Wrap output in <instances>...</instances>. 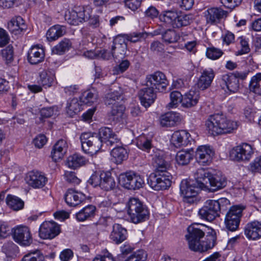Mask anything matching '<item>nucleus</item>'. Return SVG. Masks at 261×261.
Returning a JSON list of instances; mask_svg holds the SVG:
<instances>
[{"label": "nucleus", "mask_w": 261, "mask_h": 261, "mask_svg": "<svg viewBox=\"0 0 261 261\" xmlns=\"http://www.w3.org/2000/svg\"><path fill=\"white\" fill-rule=\"evenodd\" d=\"M214 77L215 73L212 69H205L198 80V87L202 90L207 89L211 86Z\"/></svg>", "instance_id": "25"}, {"label": "nucleus", "mask_w": 261, "mask_h": 261, "mask_svg": "<svg viewBox=\"0 0 261 261\" xmlns=\"http://www.w3.org/2000/svg\"><path fill=\"white\" fill-rule=\"evenodd\" d=\"M229 204V201L225 198H220L217 200H207L199 209L198 215L202 219L212 221L219 217L221 212L225 211Z\"/></svg>", "instance_id": "5"}, {"label": "nucleus", "mask_w": 261, "mask_h": 261, "mask_svg": "<svg viewBox=\"0 0 261 261\" xmlns=\"http://www.w3.org/2000/svg\"><path fill=\"white\" fill-rule=\"evenodd\" d=\"M68 148L66 141L63 139L59 140L54 145L51 152V157L55 162L61 159L66 153Z\"/></svg>", "instance_id": "24"}, {"label": "nucleus", "mask_w": 261, "mask_h": 261, "mask_svg": "<svg viewBox=\"0 0 261 261\" xmlns=\"http://www.w3.org/2000/svg\"><path fill=\"white\" fill-rule=\"evenodd\" d=\"M136 145L141 150L148 153L150 156L151 153L158 149L152 144V140L145 136H140L137 140Z\"/></svg>", "instance_id": "30"}, {"label": "nucleus", "mask_w": 261, "mask_h": 261, "mask_svg": "<svg viewBox=\"0 0 261 261\" xmlns=\"http://www.w3.org/2000/svg\"><path fill=\"white\" fill-rule=\"evenodd\" d=\"M214 155V151L206 145H202L198 147L196 151V159L198 163L202 165L209 164Z\"/></svg>", "instance_id": "17"}, {"label": "nucleus", "mask_w": 261, "mask_h": 261, "mask_svg": "<svg viewBox=\"0 0 261 261\" xmlns=\"http://www.w3.org/2000/svg\"><path fill=\"white\" fill-rule=\"evenodd\" d=\"M100 187L105 191L113 189L115 187V181L109 173H102V179Z\"/></svg>", "instance_id": "44"}, {"label": "nucleus", "mask_w": 261, "mask_h": 261, "mask_svg": "<svg viewBox=\"0 0 261 261\" xmlns=\"http://www.w3.org/2000/svg\"><path fill=\"white\" fill-rule=\"evenodd\" d=\"M226 15V11L217 7L209 8L204 12L206 23L211 24L219 22Z\"/></svg>", "instance_id": "19"}, {"label": "nucleus", "mask_w": 261, "mask_h": 261, "mask_svg": "<svg viewBox=\"0 0 261 261\" xmlns=\"http://www.w3.org/2000/svg\"><path fill=\"white\" fill-rule=\"evenodd\" d=\"M127 230L119 224H115L110 234V239L116 244H120L127 238Z\"/></svg>", "instance_id": "28"}, {"label": "nucleus", "mask_w": 261, "mask_h": 261, "mask_svg": "<svg viewBox=\"0 0 261 261\" xmlns=\"http://www.w3.org/2000/svg\"><path fill=\"white\" fill-rule=\"evenodd\" d=\"M147 253L143 250H138L127 257L124 261H146Z\"/></svg>", "instance_id": "49"}, {"label": "nucleus", "mask_w": 261, "mask_h": 261, "mask_svg": "<svg viewBox=\"0 0 261 261\" xmlns=\"http://www.w3.org/2000/svg\"><path fill=\"white\" fill-rule=\"evenodd\" d=\"M144 184V180L141 176L134 173V175L129 182L128 189L134 190L139 189L143 187Z\"/></svg>", "instance_id": "50"}, {"label": "nucleus", "mask_w": 261, "mask_h": 261, "mask_svg": "<svg viewBox=\"0 0 261 261\" xmlns=\"http://www.w3.org/2000/svg\"><path fill=\"white\" fill-rule=\"evenodd\" d=\"M26 181L29 185L34 188H41L45 185L47 178L39 171H33L29 173Z\"/></svg>", "instance_id": "21"}, {"label": "nucleus", "mask_w": 261, "mask_h": 261, "mask_svg": "<svg viewBox=\"0 0 261 261\" xmlns=\"http://www.w3.org/2000/svg\"><path fill=\"white\" fill-rule=\"evenodd\" d=\"M14 240L21 246H27L33 242L30 228L25 225H19L12 230Z\"/></svg>", "instance_id": "11"}, {"label": "nucleus", "mask_w": 261, "mask_h": 261, "mask_svg": "<svg viewBox=\"0 0 261 261\" xmlns=\"http://www.w3.org/2000/svg\"><path fill=\"white\" fill-rule=\"evenodd\" d=\"M43 256L38 253H29L25 255L21 261H43Z\"/></svg>", "instance_id": "58"}, {"label": "nucleus", "mask_w": 261, "mask_h": 261, "mask_svg": "<svg viewBox=\"0 0 261 261\" xmlns=\"http://www.w3.org/2000/svg\"><path fill=\"white\" fill-rule=\"evenodd\" d=\"M125 5L133 11L137 10L140 6L142 0H124Z\"/></svg>", "instance_id": "63"}, {"label": "nucleus", "mask_w": 261, "mask_h": 261, "mask_svg": "<svg viewBox=\"0 0 261 261\" xmlns=\"http://www.w3.org/2000/svg\"><path fill=\"white\" fill-rule=\"evenodd\" d=\"M250 170L254 173L261 172V156L256 158L250 164Z\"/></svg>", "instance_id": "57"}, {"label": "nucleus", "mask_w": 261, "mask_h": 261, "mask_svg": "<svg viewBox=\"0 0 261 261\" xmlns=\"http://www.w3.org/2000/svg\"><path fill=\"white\" fill-rule=\"evenodd\" d=\"M153 89L152 87H147L141 89L138 92L141 103L145 108L150 107L156 97Z\"/></svg>", "instance_id": "20"}, {"label": "nucleus", "mask_w": 261, "mask_h": 261, "mask_svg": "<svg viewBox=\"0 0 261 261\" xmlns=\"http://www.w3.org/2000/svg\"><path fill=\"white\" fill-rule=\"evenodd\" d=\"M133 175H134V172L131 171L120 174L118 178L119 184L122 187L128 189L129 182L131 181Z\"/></svg>", "instance_id": "48"}, {"label": "nucleus", "mask_w": 261, "mask_h": 261, "mask_svg": "<svg viewBox=\"0 0 261 261\" xmlns=\"http://www.w3.org/2000/svg\"><path fill=\"white\" fill-rule=\"evenodd\" d=\"M95 210V206L88 205L76 213V218L79 221H85L94 216Z\"/></svg>", "instance_id": "37"}, {"label": "nucleus", "mask_w": 261, "mask_h": 261, "mask_svg": "<svg viewBox=\"0 0 261 261\" xmlns=\"http://www.w3.org/2000/svg\"><path fill=\"white\" fill-rule=\"evenodd\" d=\"M113 161L117 164H121L128 156L127 150L123 147H115L111 152Z\"/></svg>", "instance_id": "38"}, {"label": "nucleus", "mask_w": 261, "mask_h": 261, "mask_svg": "<svg viewBox=\"0 0 261 261\" xmlns=\"http://www.w3.org/2000/svg\"><path fill=\"white\" fill-rule=\"evenodd\" d=\"M222 54L223 52L221 49L214 47L207 48L206 53L207 57L212 60L219 59Z\"/></svg>", "instance_id": "53"}, {"label": "nucleus", "mask_w": 261, "mask_h": 261, "mask_svg": "<svg viewBox=\"0 0 261 261\" xmlns=\"http://www.w3.org/2000/svg\"><path fill=\"white\" fill-rule=\"evenodd\" d=\"M72 46L71 41L67 38H64L51 49L53 54L61 55L68 51Z\"/></svg>", "instance_id": "39"}, {"label": "nucleus", "mask_w": 261, "mask_h": 261, "mask_svg": "<svg viewBox=\"0 0 261 261\" xmlns=\"http://www.w3.org/2000/svg\"><path fill=\"white\" fill-rule=\"evenodd\" d=\"M193 150H181L177 152L176 161L178 164L182 166L188 165L193 157Z\"/></svg>", "instance_id": "35"}, {"label": "nucleus", "mask_w": 261, "mask_h": 261, "mask_svg": "<svg viewBox=\"0 0 261 261\" xmlns=\"http://www.w3.org/2000/svg\"><path fill=\"white\" fill-rule=\"evenodd\" d=\"M170 102L168 104L169 109L176 108L179 103L182 105L183 95L177 91H172L170 95Z\"/></svg>", "instance_id": "46"}, {"label": "nucleus", "mask_w": 261, "mask_h": 261, "mask_svg": "<svg viewBox=\"0 0 261 261\" xmlns=\"http://www.w3.org/2000/svg\"><path fill=\"white\" fill-rule=\"evenodd\" d=\"M162 38L166 43H173L177 42L180 36L175 30L168 29L162 34Z\"/></svg>", "instance_id": "45"}, {"label": "nucleus", "mask_w": 261, "mask_h": 261, "mask_svg": "<svg viewBox=\"0 0 261 261\" xmlns=\"http://www.w3.org/2000/svg\"><path fill=\"white\" fill-rule=\"evenodd\" d=\"M155 151L150 155L152 158L153 165L155 168V173L167 172L170 165L164 159L163 151L159 149H155Z\"/></svg>", "instance_id": "16"}, {"label": "nucleus", "mask_w": 261, "mask_h": 261, "mask_svg": "<svg viewBox=\"0 0 261 261\" xmlns=\"http://www.w3.org/2000/svg\"><path fill=\"white\" fill-rule=\"evenodd\" d=\"M45 56L44 50L38 45L32 46L28 51V60L31 64L41 62Z\"/></svg>", "instance_id": "27"}, {"label": "nucleus", "mask_w": 261, "mask_h": 261, "mask_svg": "<svg viewBox=\"0 0 261 261\" xmlns=\"http://www.w3.org/2000/svg\"><path fill=\"white\" fill-rule=\"evenodd\" d=\"M122 93V90L120 87H118L116 90L109 92L105 96V104L107 105H115L117 101L121 98Z\"/></svg>", "instance_id": "42"}, {"label": "nucleus", "mask_w": 261, "mask_h": 261, "mask_svg": "<svg viewBox=\"0 0 261 261\" xmlns=\"http://www.w3.org/2000/svg\"><path fill=\"white\" fill-rule=\"evenodd\" d=\"M253 153L251 146L244 143L234 147L230 152V156L236 161H244L249 160Z\"/></svg>", "instance_id": "15"}, {"label": "nucleus", "mask_w": 261, "mask_h": 261, "mask_svg": "<svg viewBox=\"0 0 261 261\" xmlns=\"http://www.w3.org/2000/svg\"><path fill=\"white\" fill-rule=\"evenodd\" d=\"M47 139L45 135L37 136L33 140L35 146L39 148L42 147L46 143Z\"/></svg>", "instance_id": "64"}, {"label": "nucleus", "mask_w": 261, "mask_h": 261, "mask_svg": "<svg viewBox=\"0 0 261 261\" xmlns=\"http://www.w3.org/2000/svg\"><path fill=\"white\" fill-rule=\"evenodd\" d=\"M6 203L12 210L17 211L24 206L23 201L19 197L9 194L6 197Z\"/></svg>", "instance_id": "40"}, {"label": "nucleus", "mask_w": 261, "mask_h": 261, "mask_svg": "<svg viewBox=\"0 0 261 261\" xmlns=\"http://www.w3.org/2000/svg\"><path fill=\"white\" fill-rule=\"evenodd\" d=\"M66 32L64 25H55L49 29L46 33V38L49 41H53L63 36Z\"/></svg>", "instance_id": "34"}, {"label": "nucleus", "mask_w": 261, "mask_h": 261, "mask_svg": "<svg viewBox=\"0 0 261 261\" xmlns=\"http://www.w3.org/2000/svg\"><path fill=\"white\" fill-rule=\"evenodd\" d=\"M187 231L186 238L191 250L202 253L215 246L216 232L205 225L194 224L188 227Z\"/></svg>", "instance_id": "1"}, {"label": "nucleus", "mask_w": 261, "mask_h": 261, "mask_svg": "<svg viewBox=\"0 0 261 261\" xmlns=\"http://www.w3.org/2000/svg\"><path fill=\"white\" fill-rule=\"evenodd\" d=\"M249 87L250 91L261 95V73H257L251 77Z\"/></svg>", "instance_id": "43"}, {"label": "nucleus", "mask_w": 261, "mask_h": 261, "mask_svg": "<svg viewBox=\"0 0 261 261\" xmlns=\"http://www.w3.org/2000/svg\"><path fill=\"white\" fill-rule=\"evenodd\" d=\"M160 20L170 24L174 28L187 26L193 22V15L191 14L179 15L176 10L164 11L160 15Z\"/></svg>", "instance_id": "7"}, {"label": "nucleus", "mask_w": 261, "mask_h": 261, "mask_svg": "<svg viewBox=\"0 0 261 261\" xmlns=\"http://www.w3.org/2000/svg\"><path fill=\"white\" fill-rule=\"evenodd\" d=\"M102 179V173L100 174L97 173L93 174L88 180L89 184L91 185L94 187L97 186H100L101 181Z\"/></svg>", "instance_id": "60"}, {"label": "nucleus", "mask_w": 261, "mask_h": 261, "mask_svg": "<svg viewBox=\"0 0 261 261\" xmlns=\"http://www.w3.org/2000/svg\"><path fill=\"white\" fill-rule=\"evenodd\" d=\"M200 189L215 192L221 190L227 185V180L221 172L213 173L204 168L198 169L194 175Z\"/></svg>", "instance_id": "3"}, {"label": "nucleus", "mask_w": 261, "mask_h": 261, "mask_svg": "<svg viewBox=\"0 0 261 261\" xmlns=\"http://www.w3.org/2000/svg\"><path fill=\"white\" fill-rule=\"evenodd\" d=\"M243 209L244 208L240 205H234L231 206L226 213L225 224L229 230L234 231L239 228Z\"/></svg>", "instance_id": "10"}, {"label": "nucleus", "mask_w": 261, "mask_h": 261, "mask_svg": "<svg viewBox=\"0 0 261 261\" xmlns=\"http://www.w3.org/2000/svg\"><path fill=\"white\" fill-rule=\"evenodd\" d=\"M98 95L94 89H90L84 92L80 96V101L85 105L91 106L97 103Z\"/></svg>", "instance_id": "32"}, {"label": "nucleus", "mask_w": 261, "mask_h": 261, "mask_svg": "<svg viewBox=\"0 0 261 261\" xmlns=\"http://www.w3.org/2000/svg\"><path fill=\"white\" fill-rule=\"evenodd\" d=\"M244 233L249 240H257L261 238V222L254 220L246 224Z\"/></svg>", "instance_id": "18"}, {"label": "nucleus", "mask_w": 261, "mask_h": 261, "mask_svg": "<svg viewBox=\"0 0 261 261\" xmlns=\"http://www.w3.org/2000/svg\"><path fill=\"white\" fill-rule=\"evenodd\" d=\"M129 221L138 224L148 220L149 212L147 207L137 198H130L126 204Z\"/></svg>", "instance_id": "6"}, {"label": "nucleus", "mask_w": 261, "mask_h": 261, "mask_svg": "<svg viewBox=\"0 0 261 261\" xmlns=\"http://www.w3.org/2000/svg\"><path fill=\"white\" fill-rule=\"evenodd\" d=\"M171 175L168 172L151 173L147 179V183L153 190H164L171 185Z\"/></svg>", "instance_id": "8"}, {"label": "nucleus", "mask_w": 261, "mask_h": 261, "mask_svg": "<svg viewBox=\"0 0 261 261\" xmlns=\"http://www.w3.org/2000/svg\"><path fill=\"white\" fill-rule=\"evenodd\" d=\"M249 73V69H246L244 70L239 69L230 73L239 81V80L243 81L246 79Z\"/></svg>", "instance_id": "56"}, {"label": "nucleus", "mask_w": 261, "mask_h": 261, "mask_svg": "<svg viewBox=\"0 0 261 261\" xmlns=\"http://www.w3.org/2000/svg\"><path fill=\"white\" fill-rule=\"evenodd\" d=\"M208 133L213 136L230 134L237 129L238 126L236 121L228 119L222 114L210 115L205 122Z\"/></svg>", "instance_id": "4"}, {"label": "nucleus", "mask_w": 261, "mask_h": 261, "mask_svg": "<svg viewBox=\"0 0 261 261\" xmlns=\"http://www.w3.org/2000/svg\"><path fill=\"white\" fill-rule=\"evenodd\" d=\"M85 158L80 154H74L67 158L66 164L70 168L76 169L85 165Z\"/></svg>", "instance_id": "41"}, {"label": "nucleus", "mask_w": 261, "mask_h": 261, "mask_svg": "<svg viewBox=\"0 0 261 261\" xmlns=\"http://www.w3.org/2000/svg\"><path fill=\"white\" fill-rule=\"evenodd\" d=\"M81 106L77 99L73 98L68 101L66 106V112L70 116L72 117L77 112L80 111Z\"/></svg>", "instance_id": "47"}, {"label": "nucleus", "mask_w": 261, "mask_h": 261, "mask_svg": "<svg viewBox=\"0 0 261 261\" xmlns=\"http://www.w3.org/2000/svg\"><path fill=\"white\" fill-rule=\"evenodd\" d=\"M221 80L222 86H225L230 92L236 93L238 91L240 87L239 81L230 73L223 75Z\"/></svg>", "instance_id": "29"}, {"label": "nucleus", "mask_w": 261, "mask_h": 261, "mask_svg": "<svg viewBox=\"0 0 261 261\" xmlns=\"http://www.w3.org/2000/svg\"><path fill=\"white\" fill-rule=\"evenodd\" d=\"M240 39L241 48L236 53L237 56L247 54L250 51V48L248 42L243 37H241Z\"/></svg>", "instance_id": "59"}, {"label": "nucleus", "mask_w": 261, "mask_h": 261, "mask_svg": "<svg viewBox=\"0 0 261 261\" xmlns=\"http://www.w3.org/2000/svg\"><path fill=\"white\" fill-rule=\"evenodd\" d=\"M168 85V80L163 72L156 71L146 77V87L156 89L160 92L164 91Z\"/></svg>", "instance_id": "13"}, {"label": "nucleus", "mask_w": 261, "mask_h": 261, "mask_svg": "<svg viewBox=\"0 0 261 261\" xmlns=\"http://www.w3.org/2000/svg\"><path fill=\"white\" fill-rule=\"evenodd\" d=\"M128 42L136 43L140 41L141 39H145L146 34L143 32H133L126 34Z\"/></svg>", "instance_id": "52"}, {"label": "nucleus", "mask_w": 261, "mask_h": 261, "mask_svg": "<svg viewBox=\"0 0 261 261\" xmlns=\"http://www.w3.org/2000/svg\"><path fill=\"white\" fill-rule=\"evenodd\" d=\"M190 137V134L186 130L176 131L171 136L170 142L174 147H180L188 145Z\"/></svg>", "instance_id": "22"}, {"label": "nucleus", "mask_w": 261, "mask_h": 261, "mask_svg": "<svg viewBox=\"0 0 261 261\" xmlns=\"http://www.w3.org/2000/svg\"><path fill=\"white\" fill-rule=\"evenodd\" d=\"M65 20L71 25H78L88 20L90 16L88 11L83 7H77L69 10L65 15Z\"/></svg>", "instance_id": "12"}, {"label": "nucleus", "mask_w": 261, "mask_h": 261, "mask_svg": "<svg viewBox=\"0 0 261 261\" xmlns=\"http://www.w3.org/2000/svg\"><path fill=\"white\" fill-rule=\"evenodd\" d=\"M8 29L15 35L20 34L27 29L24 20L19 16H15L8 23Z\"/></svg>", "instance_id": "26"}, {"label": "nucleus", "mask_w": 261, "mask_h": 261, "mask_svg": "<svg viewBox=\"0 0 261 261\" xmlns=\"http://www.w3.org/2000/svg\"><path fill=\"white\" fill-rule=\"evenodd\" d=\"M188 179H183L180 185V192L184 197V201L187 203H193L194 198L197 195L200 188L197 182Z\"/></svg>", "instance_id": "9"}, {"label": "nucleus", "mask_w": 261, "mask_h": 261, "mask_svg": "<svg viewBox=\"0 0 261 261\" xmlns=\"http://www.w3.org/2000/svg\"><path fill=\"white\" fill-rule=\"evenodd\" d=\"M179 120V114L173 112H168L162 115L160 117V123L162 126L170 127L174 126Z\"/></svg>", "instance_id": "33"}, {"label": "nucleus", "mask_w": 261, "mask_h": 261, "mask_svg": "<svg viewBox=\"0 0 261 261\" xmlns=\"http://www.w3.org/2000/svg\"><path fill=\"white\" fill-rule=\"evenodd\" d=\"M55 79V73L53 70H43L40 73V84L45 87L52 86Z\"/></svg>", "instance_id": "36"}, {"label": "nucleus", "mask_w": 261, "mask_h": 261, "mask_svg": "<svg viewBox=\"0 0 261 261\" xmlns=\"http://www.w3.org/2000/svg\"><path fill=\"white\" fill-rule=\"evenodd\" d=\"M64 177L66 180L71 184L78 185L81 180L75 174V173L72 171H66L64 174Z\"/></svg>", "instance_id": "55"}, {"label": "nucleus", "mask_w": 261, "mask_h": 261, "mask_svg": "<svg viewBox=\"0 0 261 261\" xmlns=\"http://www.w3.org/2000/svg\"><path fill=\"white\" fill-rule=\"evenodd\" d=\"M13 48L11 45H8L2 50V55L7 61H11L13 59Z\"/></svg>", "instance_id": "61"}, {"label": "nucleus", "mask_w": 261, "mask_h": 261, "mask_svg": "<svg viewBox=\"0 0 261 261\" xmlns=\"http://www.w3.org/2000/svg\"><path fill=\"white\" fill-rule=\"evenodd\" d=\"M17 246L12 242L5 243L2 247L3 252L8 256H11L17 251Z\"/></svg>", "instance_id": "54"}, {"label": "nucleus", "mask_w": 261, "mask_h": 261, "mask_svg": "<svg viewBox=\"0 0 261 261\" xmlns=\"http://www.w3.org/2000/svg\"><path fill=\"white\" fill-rule=\"evenodd\" d=\"M199 99L198 92L191 90L183 95L181 107L187 109L194 107L197 104Z\"/></svg>", "instance_id": "31"}, {"label": "nucleus", "mask_w": 261, "mask_h": 261, "mask_svg": "<svg viewBox=\"0 0 261 261\" xmlns=\"http://www.w3.org/2000/svg\"><path fill=\"white\" fill-rule=\"evenodd\" d=\"M60 233V227L54 221H45L40 226L39 234L43 239H53Z\"/></svg>", "instance_id": "14"}, {"label": "nucleus", "mask_w": 261, "mask_h": 261, "mask_svg": "<svg viewBox=\"0 0 261 261\" xmlns=\"http://www.w3.org/2000/svg\"><path fill=\"white\" fill-rule=\"evenodd\" d=\"M125 108L123 105L114 106L111 112L113 120L120 121L124 116Z\"/></svg>", "instance_id": "51"}, {"label": "nucleus", "mask_w": 261, "mask_h": 261, "mask_svg": "<svg viewBox=\"0 0 261 261\" xmlns=\"http://www.w3.org/2000/svg\"><path fill=\"white\" fill-rule=\"evenodd\" d=\"M129 62L128 60L122 61L119 65L114 68V73L120 74L124 72L128 68Z\"/></svg>", "instance_id": "62"}, {"label": "nucleus", "mask_w": 261, "mask_h": 261, "mask_svg": "<svg viewBox=\"0 0 261 261\" xmlns=\"http://www.w3.org/2000/svg\"><path fill=\"white\" fill-rule=\"evenodd\" d=\"M66 203L70 206H75L80 204L85 197L81 192H79L73 189H69L66 192L65 196Z\"/></svg>", "instance_id": "23"}, {"label": "nucleus", "mask_w": 261, "mask_h": 261, "mask_svg": "<svg viewBox=\"0 0 261 261\" xmlns=\"http://www.w3.org/2000/svg\"><path fill=\"white\" fill-rule=\"evenodd\" d=\"M80 140L83 150L91 155L96 153L101 149L102 143L113 146L119 142L117 135L108 127H101L98 134L83 133Z\"/></svg>", "instance_id": "2"}]
</instances>
